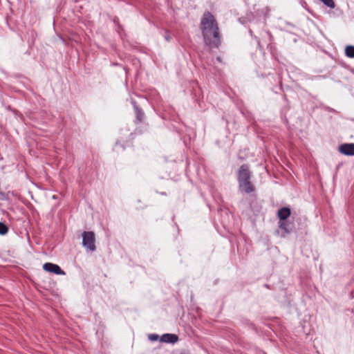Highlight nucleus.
<instances>
[{"mask_svg": "<svg viewBox=\"0 0 354 354\" xmlns=\"http://www.w3.org/2000/svg\"><path fill=\"white\" fill-rule=\"evenodd\" d=\"M251 174L249 167L246 165H241L239 170L238 180L239 188L245 193H250L254 191V187L250 182Z\"/></svg>", "mask_w": 354, "mask_h": 354, "instance_id": "nucleus-2", "label": "nucleus"}, {"mask_svg": "<svg viewBox=\"0 0 354 354\" xmlns=\"http://www.w3.org/2000/svg\"><path fill=\"white\" fill-rule=\"evenodd\" d=\"M7 232H8L7 226L4 223L0 222V234L4 235Z\"/></svg>", "mask_w": 354, "mask_h": 354, "instance_id": "nucleus-9", "label": "nucleus"}, {"mask_svg": "<svg viewBox=\"0 0 354 354\" xmlns=\"http://www.w3.org/2000/svg\"><path fill=\"white\" fill-rule=\"evenodd\" d=\"M290 215V209L288 207H283L278 211V216L281 220L288 218Z\"/></svg>", "mask_w": 354, "mask_h": 354, "instance_id": "nucleus-7", "label": "nucleus"}, {"mask_svg": "<svg viewBox=\"0 0 354 354\" xmlns=\"http://www.w3.org/2000/svg\"><path fill=\"white\" fill-rule=\"evenodd\" d=\"M178 339V336L174 334H165L160 338L161 342L167 343H176Z\"/></svg>", "mask_w": 354, "mask_h": 354, "instance_id": "nucleus-6", "label": "nucleus"}, {"mask_svg": "<svg viewBox=\"0 0 354 354\" xmlns=\"http://www.w3.org/2000/svg\"><path fill=\"white\" fill-rule=\"evenodd\" d=\"M346 55L348 57L353 58L354 57V46H348L345 49Z\"/></svg>", "mask_w": 354, "mask_h": 354, "instance_id": "nucleus-8", "label": "nucleus"}, {"mask_svg": "<svg viewBox=\"0 0 354 354\" xmlns=\"http://www.w3.org/2000/svg\"><path fill=\"white\" fill-rule=\"evenodd\" d=\"M339 151L346 156H354V143H346L339 147Z\"/></svg>", "mask_w": 354, "mask_h": 354, "instance_id": "nucleus-5", "label": "nucleus"}, {"mask_svg": "<svg viewBox=\"0 0 354 354\" xmlns=\"http://www.w3.org/2000/svg\"><path fill=\"white\" fill-rule=\"evenodd\" d=\"M95 236L93 232H84L82 233V244L91 251L95 250Z\"/></svg>", "mask_w": 354, "mask_h": 354, "instance_id": "nucleus-3", "label": "nucleus"}, {"mask_svg": "<svg viewBox=\"0 0 354 354\" xmlns=\"http://www.w3.org/2000/svg\"><path fill=\"white\" fill-rule=\"evenodd\" d=\"M43 269L48 272H52L55 274L64 275L65 272L61 269V268L52 263H46L43 265Z\"/></svg>", "mask_w": 354, "mask_h": 354, "instance_id": "nucleus-4", "label": "nucleus"}, {"mask_svg": "<svg viewBox=\"0 0 354 354\" xmlns=\"http://www.w3.org/2000/svg\"><path fill=\"white\" fill-rule=\"evenodd\" d=\"M201 28L205 44L211 48L220 44V35L218 24L209 12H205L201 19Z\"/></svg>", "mask_w": 354, "mask_h": 354, "instance_id": "nucleus-1", "label": "nucleus"}, {"mask_svg": "<svg viewBox=\"0 0 354 354\" xmlns=\"http://www.w3.org/2000/svg\"><path fill=\"white\" fill-rule=\"evenodd\" d=\"M150 339L151 340H156L158 339V335H152L150 336Z\"/></svg>", "mask_w": 354, "mask_h": 354, "instance_id": "nucleus-10", "label": "nucleus"}]
</instances>
